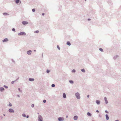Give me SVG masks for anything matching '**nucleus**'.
<instances>
[{
	"label": "nucleus",
	"mask_w": 121,
	"mask_h": 121,
	"mask_svg": "<svg viewBox=\"0 0 121 121\" xmlns=\"http://www.w3.org/2000/svg\"><path fill=\"white\" fill-rule=\"evenodd\" d=\"M99 50L100 51H101V52H103V49H102V48H100L99 49Z\"/></svg>",
	"instance_id": "24"
},
{
	"label": "nucleus",
	"mask_w": 121,
	"mask_h": 121,
	"mask_svg": "<svg viewBox=\"0 0 121 121\" xmlns=\"http://www.w3.org/2000/svg\"><path fill=\"white\" fill-rule=\"evenodd\" d=\"M16 82V81H12V82L11 83L12 84H13L14 83V82Z\"/></svg>",
	"instance_id": "26"
},
{
	"label": "nucleus",
	"mask_w": 121,
	"mask_h": 121,
	"mask_svg": "<svg viewBox=\"0 0 121 121\" xmlns=\"http://www.w3.org/2000/svg\"><path fill=\"white\" fill-rule=\"evenodd\" d=\"M9 106H10L11 107V106H12V104L10 103L9 104Z\"/></svg>",
	"instance_id": "35"
},
{
	"label": "nucleus",
	"mask_w": 121,
	"mask_h": 121,
	"mask_svg": "<svg viewBox=\"0 0 121 121\" xmlns=\"http://www.w3.org/2000/svg\"><path fill=\"white\" fill-rule=\"evenodd\" d=\"M2 118H3L2 117H1V119H2Z\"/></svg>",
	"instance_id": "51"
},
{
	"label": "nucleus",
	"mask_w": 121,
	"mask_h": 121,
	"mask_svg": "<svg viewBox=\"0 0 121 121\" xmlns=\"http://www.w3.org/2000/svg\"><path fill=\"white\" fill-rule=\"evenodd\" d=\"M96 111L97 112H99V111L98 110H96Z\"/></svg>",
	"instance_id": "42"
},
{
	"label": "nucleus",
	"mask_w": 121,
	"mask_h": 121,
	"mask_svg": "<svg viewBox=\"0 0 121 121\" xmlns=\"http://www.w3.org/2000/svg\"><path fill=\"white\" fill-rule=\"evenodd\" d=\"M105 117H106V119L107 120H108V119H109V117L108 116V115L107 114H106L105 115Z\"/></svg>",
	"instance_id": "11"
},
{
	"label": "nucleus",
	"mask_w": 121,
	"mask_h": 121,
	"mask_svg": "<svg viewBox=\"0 0 121 121\" xmlns=\"http://www.w3.org/2000/svg\"><path fill=\"white\" fill-rule=\"evenodd\" d=\"M88 21H90V20H91V19H90V18H89L88 19Z\"/></svg>",
	"instance_id": "46"
},
{
	"label": "nucleus",
	"mask_w": 121,
	"mask_h": 121,
	"mask_svg": "<svg viewBox=\"0 0 121 121\" xmlns=\"http://www.w3.org/2000/svg\"><path fill=\"white\" fill-rule=\"evenodd\" d=\"M78 117L77 116H74L73 117V119L75 120H76L78 118Z\"/></svg>",
	"instance_id": "14"
},
{
	"label": "nucleus",
	"mask_w": 121,
	"mask_h": 121,
	"mask_svg": "<svg viewBox=\"0 0 121 121\" xmlns=\"http://www.w3.org/2000/svg\"><path fill=\"white\" fill-rule=\"evenodd\" d=\"M46 100L44 99L43 100V102L44 103H45L46 102Z\"/></svg>",
	"instance_id": "32"
},
{
	"label": "nucleus",
	"mask_w": 121,
	"mask_h": 121,
	"mask_svg": "<svg viewBox=\"0 0 121 121\" xmlns=\"http://www.w3.org/2000/svg\"><path fill=\"white\" fill-rule=\"evenodd\" d=\"M68 117V116H66V118H67Z\"/></svg>",
	"instance_id": "49"
},
{
	"label": "nucleus",
	"mask_w": 121,
	"mask_h": 121,
	"mask_svg": "<svg viewBox=\"0 0 121 121\" xmlns=\"http://www.w3.org/2000/svg\"><path fill=\"white\" fill-rule=\"evenodd\" d=\"M38 114H39V113H38Z\"/></svg>",
	"instance_id": "54"
},
{
	"label": "nucleus",
	"mask_w": 121,
	"mask_h": 121,
	"mask_svg": "<svg viewBox=\"0 0 121 121\" xmlns=\"http://www.w3.org/2000/svg\"><path fill=\"white\" fill-rule=\"evenodd\" d=\"M4 89L3 87H1L0 88V90L1 92L3 91H4Z\"/></svg>",
	"instance_id": "19"
},
{
	"label": "nucleus",
	"mask_w": 121,
	"mask_h": 121,
	"mask_svg": "<svg viewBox=\"0 0 121 121\" xmlns=\"http://www.w3.org/2000/svg\"><path fill=\"white\" fill-rule=\"evenodd\" d=\"M22 116L23 117H26V116L25 114L24 113H23L22 114Z\"/></svg>",
	"instance_id": "23"
},
{
	"label": "nucleus",
	"mask_w": 121,
	"mask_h": 121,
	"mask_svg": "<svg viewBox=\"0 0 121 121\" xmlns=\"http://www.w3.org/2000/svg\"><path fill=\"white\" fill-rule=\"evenodd\" d=\"M3 15H9V14L6 13H3Z\"/></svg>",
	"instance_id": "20"
},
{
	"label": "nucleus",
	"mask_w": 121,
	"mask_h": 121,
	"mask_svg": "<svg viewBox=\"0 0 121 121\" xmlns=\"http://www.w3.org/2000/svg\"><path fill=\"white\" fill-rule=\"evenodd\" d=\"M19 79L18 78L15 81H17V80H18Z\"/></svg>",
	"instance_id": "45"
},
{
	"label": "nucleus",
	"mask_w": 121,
	"mask_h": 121,
	"mask_svg": "<svg viewBox=\"0 0 121 121\" xmlns=\"http://www.w3.org/2000/svg\"><path fill=\"white\" fill-rule=\"evenodd\" d=\"M51 86L52 87H54L55 86V85L54 84H52Z\"/></svg>",
	"instance_id": "27"
},
{
	"label": "nucleus",
	"mask_w": 121,
	"mask_h": 121,
	"mask_svg": "<svg viewBox=\"0 0 121 121\" xmlns=\"http://www.w3.org/2000/svg\"><path fill=\"white\" fill-rule=\"evenodd\" d=\"M38 118L39 121H43V118L41 115H39L38 116Z\"/></svg>",
	"instance_id": "3"
},
{
	"label": "nucleus",
	"mask_w": 121,
	"mask_h": 121,
	"mask_svg": "<svg viewBox=\"0 0 121 121\" xmlns=\"http://www.w3.org/2000/svg\"><path fill=\"white\" fill-rule=\"evenodd\" d=\"M18 90L19 91L22 92V91L21 90L20 88H18Z\"/></svg>",
	"instance_id": "36"
},
{
	"label": "nucleus",
	"mask_w": 121,
	"mask_h": 121,
	"mask_svg": "<svg viewBox=\"0 0 121 121\" xmlns=\"http://www.w3.org/2000/svg\"><path fill=\"white\" fill-rule=\"evenodd\" d=\"M32 51L31 50L28 51L27 52V53L29 55H30L31 54Z\"/></svg>",
	"instance_id": "5"
},
{
	"label": "nucleus",
	"mask_w": 121,
	"mask_h": 121,
	"mask_svg": "<svg viewBox=\"0 0 121 121\" xmlns=\"http://www.w3.org/2000/svg\"><path fill=\"white\" fill-rule=\"evenodd\" d=\"M15 1L16 3L17 4H18L20 1V3H21V2L20 1V0H15Z\"/></svg>",
	"instance_id": "15"
},
{
	"label": "nucleus",
	"mask_w": 121,
	"mask_h": 121,
	"mask_svg": "<svg viewBox=\"0 0 121 121\" xmlns=\"http://www.w3.org/2000/svg\"><path fill=\"white\" fill-rule=\"evenodd\" d=\"M8 40V39L7 38H6L2 40L3 42H6Z\"/></svg>",
	"instance_id": "10"
},
{
	"label": "nucleus",
	"mask_w": 121,
	"mask_h": 121,
	"mask_svg": "<svg viewBox=\"0 0 121 121\" xmlns=\"http://www.w3.org/2000/svg\"><path fill=\"white\" fill-rule=\"evenodd\" d=\"M104 99L105 102V104H107L108 103V102L107 100V98L106 97H105L104 98Z\"/></svg>",
	"instance_id": "9"
},
{
	"label": "nucleus",
	"mask_w": 121,
	"mask_h": 121,
	"mask_svg": "<svg viewBox=\"0 0 121 121\" xmlns=\"http://www.w3.org/2000/svg\"><path fill=\"white\" fill-rule=\"evenodd\" d=\"M115 121H119V120H116Z\"/></svg>",
	"instance_id": "47"
},
{
	"label": "nucleus",
	"mask_w": 121,
	"mask_h": 121,
	"mask_svg": "<svg viewBox=\"0 0 121 121\" xmlns=\"http://www.w3.org/2000/svg\"><path fill=\"white\" fill-rule=\"evenodd\" d=\"M44 13H42V15H43V16L44 15Z\"/></svg>",
	"instance_id": "43"
},
{
	"label": "nucleus",
	"mask_w": 121,
	"mask_h": 121,
	"mask_svg": "<svg viewBox=\"0 0 121 121\" xmlns=\"http://www.w3.org/2000/svg\"><path fill=\"white\" fill-rule=\"evenodd\" d=\"M42 56H43V54H42Z\"/></svg>",
	"instance_id": "52"
},
{
	"label": "nucleus",
	"mask_w": 121,
	"mask_h": 121,
	"mask_svg": "<svg viewBox=\"0 0 121 121\" xmlns=\"http://www.w3.org/2000/svg\"><path fill=\"white\" fill-rule=\"evenodd\" d=\"M119 57L118 55H117L115 56H113V58L114 60H115L117 59Z\"/></svg>",
	"instance_id": "8"
},
{
	"label": "nucleus",
	"mask_w": 121,
	"mask_h": 121,
	"mask_svg": "<svg viewBox=\"0 0 121 121\" xmlns=\"http://www.w3.org/2000/svg\"><path fill=\"white\" fill-rule=\"evenodd\" d=\"M34 51L35 52H36V50H34Z\"/></svg>",
	"instance_id": "48"
},
{
	"label": "nucleus",
	"mask_w": 121,
	"mask_h": 121,
	"mask_svg": "<svg viewBox=\"0 0 121 121\" xmlns=\"http://www.w3.org/2000/svg\"><path fill=\"white\" fill-rule=\"evenodd\" d=\"M26 35V33L24 32H21L20 33H18V35L19 36L21 35Z\"/></svg>",
	"instance_id": "2"
},
{
	"label": "nucleus",
	"mask_w": 121,
	"mask_h": 121,
	"mask_svg": "<svg viewBox=\"0 0 121 121\" xmlns=\"http://www.w3.org/2000/svg\"><path fill=\"white\" fill-rule=\"evenodd\" d=\"M22 23L23 25H25L28 24V22L27 21H23L22 22Z\"/></svg>",
	"instance_id": "7"
},
{
	"label": "nucleus",
	"mask_w": 121,
	"mask_h": 121,
	"mask_svg": "<svg viewBox=\"0 0 121 121\" xmlns=\"http://www.w3.org/2000/svg\"><path fill=\"white\" fill-rule=\"evenodd\" d=\"M96 102L97 104L98 105L100 103V101L99 100H96Z\"/></svg>",
	"instance_id": "12"
},
{
	"label": "nucleus",
	"mask_w": 121,
	"mask_h": 121,
	"mask_svg": "<svg viewBox=\"0 0 121 121\" xmlns=\"http://www.w3.org/2000/svg\"><path fill=\"white\" fill-rule=\"evenodd\" d=\"M63 98H66V94L65 93H64L63 94Z\"/></svg>",
	"instance_id": "17"
},
{
	"label": "nucleus",
	"mask_w": 121,
	"mask_h": 121,
	"mask_svg": "<svg viewBox=\"0 0 121 121\" xmlns=\"http://www.w3.org/2000/svg\"><path fill=\"white\" fill-rule=\"evenodd\" d=\"M105 112L106 113H108V111H107V110H105Z\"/></svg>",
	"instance_id": "39"
},
{
	"label": "nucleus",
	"mask_w": 121,
	"mask_h": 121,
	"mask_svg": "<svg viewBox=\"0 0 121 121\" xmlns=\"http://www.w3.org/2000/svg\"><path fill=\"white\" fill-rule=\"evenodd\" d=\"M76 72V70L75 69H73L72 70V72H74V73H75Z\"/></svg>",
	"instance_id": "30"
},
{
	"label": "nucleus",
	"mask_w": 121,
	"mask_h": 121,
	"mask_svg": "<svg viewBox=\"0 0 121 121\" xmlns=\"http://www.w3.org/2000/svg\"><path fill=\"white\" fill-rule=\"evenodd\" d=\"M81 71L84 73L85 72V70L84 69H81Z\"/></svg>",
	"instance_id": "21"
},
{
	"label": "nucleus",
	"mask_w": 121,
	"mask_h": 121,
	"mask_svg": "<svg viewBox=\"0 0 121 121\" xmlns=\"http://www.w3.org/2000/svg\"><path fill=\"white\" fill-rule=\"evenodd\" d=\"M32 10L33 12H34L35 11V9H32Z\"/></svg>",
	"instance_id": "34"
},
{
	"label": "nucleus",
	"mask_w": 121,
	"mask_h": 121,
	"mask_svg": "<svg viewBox=\"0 0 121 121\" xmlns=\"http://www.w3.org/2000/svg\"><path fill=\"white\" fill-rule=\"evenodd\" d=\"M17 96L18 97H20V96H19V95H17Z\"/></svg>",
	"instance_id": "44"
},
{
	"label": "nucleus",
	"mask_w": 121,
	"mask_h": 121,
	"mask_svg": "<svg viewBox=\"0 0 121 121\" xmlns=\"http://www.w3.org/2000/svg\"><path fill=\"white\" fill-rule=\"evenodd\" d=\"M26 117L27 118H28L29 117V115H28L26 116Z\"/></svg>",
	"instance_id": "40"
},
{
	"label": "nucleus",
	"mask_w": 121,
	"mask_h": 121,
	"mask_svg": "<svg viewBox=\"0 0 121 121\" xmlns=\"http://www.w3.org/2000/svg\"><path fill=\"white\" fill-rule=\"evenodd\" d=\"M12 30L13 31H14V32H15V29L14 28H13L12 29Z\"/></svg>",
	"instance_id": "33"
},
{
	"label": "nucleus",
	"mask_w": 121,
	"mask_h": 121,
	"mask_svg": "<svg viewBox=\"0 0 121 121\" xmlns=\"http://www.w3.org/2000/svg\"><path fill=\"white\" fill-rule=\"evenodd\" d=\"M87 98H89V95H87Z\"/></svg>",
	"instance_id": "41"
},
{
	"label": "nucleus",
	"mask_w": 121,
	"mask_h": 121,
	"mask_svg": "<svg viewBox=\"0 0 121 121\" xmlns=\"http://www.w3.org/2000/svg\"><path fill=\"white\" fill-rule=\"evenodd\" d=\"M69 82L71 84H73V81L72 80H69Z\"/></svg>",
	"instance_id": "22"
},
{
	"label": "nucleus",
	"mask_w": 121,
	"mask_h": 121,
	"mask_svg": "<svg viewBox=\"0 0 121 121\" xmlns=\"http://www.w3.org/2000/svg\"><path fill=\"white\" fill-rule=\"evenodd\" d=\"M50 71V70H49L47 69V70L46 72L48 73Z\"/></svg>",
	"instance_id": "25"
},
{
	"label": "nucleus",
	"mask_w": 121,
	"mask_h": 121,
	"mask_svg": "<svg viewBox=\"0 0 121 121\" xmlns=\"http://www.w3.org/2000/svg\"><path fill=\"white\" fill-rule=\"evenodd\" d=\"M3 115L4 116H5V114H4Z\"/></svg>",
	"instance_id": "50"
},
{
	"label": "nucleus",
	"mask_w": 121,
	"mask_h": 121,
	"mask_svg": "<svg viewBox=\"0 0 121 121\" xmlns=\"http://www.w3.org/2000/svg\"><path fill=\"white\" fill-rule=\"evenodd\" d=\"M87 115L90 117H91L92 116V114L91 113L89 112H88L87 113Z\"/></svg>",
	"instance_id": "13"
},
{
	"label": "nucleus",
	"mask_w": 121,
	"mask_h": 121,
	"mask_svg": "<svg viewBox=\"0 0 121 121\" xmlns=\"http://www.w3.org/2000/svg\"><path fill=\"white\" fill-rule=\"evenodd\" d=\"M66 44L69 46H70L71 45V44L69 41L67 42L66 43Z\"/></svg>",
	"instance_id": "18"
},
{
	"label": "nucleus",
	"mask_w": 121,
	"mask_h": 121,
	"mask_svg": "<svg viewBox=\"0 0 121 121\" xmlns=\"http://www.w3.org/2000/svg\"><path fill=\"white\" fill-rule=\"evenodd\" d=\"M75 95L77 99H80V96L79 93L77 92L75 94Z\"/></svg>",
	"instance_id": "1"
},
{
	"label": "nucleus",
	"mask_w": 121,
	"mask_h": 121,
	"mask_svg": "<svg viewBox=\"0 0 121 121\" xmlns=\"http://www.w3.org/2000/svg\"><path fill=\"white\" fill-rule=\"evenodd\" d=\"M29 80L30 81H33L34 80V79L33 78H29Z\"/></svg>",
	"instance_id": "16"
},
{
	"label": "nucleus",
	"mask_w": 121,
	"mask_h": 121,
	"mask_svg": "<svg viewBox=\"0 0 121 121\" xmlns=\"http://www.w3.org/2000/svg\"><path fill=\"white\" fill-rule=\"evenodd\" d=\"M34 104H32L31 105V106L33 108V107H34Z\"/></svg>",
	"instance_id": "37"
},
{
	"label": "nucleus",
	"mask_w": 121,
	"mask_h": 121,
	"mask_svg": "<svg viewBox=\"0 0 121 121\" xmlns=\"http://www.w3.org/2000/svg\"><path fill=\"white\" fill-rule=\"evenodd\" d=\"M86 0H85V1H86Z\"/></svg>",
	"instance_id": "53"
},
{
	"label": "nucleus",
	"mask_w": 121,
	"mask_h": 121,
	"mask_svg": "<svg viewBox=\"0 0 121 121\" xmlns=\"http://www.w3.org/2000/svg\"><path fill=\"white\" fill-rule=\"evenodd\" d=\"M39 31L38 30H36L34 32L35 33H39Z\"/></svg>",
	"instance_id": "31"
},
{
	"label": "nucleus",
	"mask_w": 121,
	"mask_h": 121,
	"mask_svg": "<svg viewBox=\"0 0 121 121\" xmlns=\"http://www.w3.org/2000/svg\"><path fill=\"white\" fill-rule=\"evenodd\" d=\"M58 120L59 121H62L64 120V118L63 117H59L58 118Z\"/></svg>",
	"instance_id": "4"
},
{
	"label": "nucleus",
	"mask_w": 121,
	"mask_h": 121,
	"mask_svg": "<svg viewBox=\"0 0 121 121\" xmlns=\"http://www.w3.org/2000/svg\"><path fill=\"white\" fill-rule=\"evenodd\" d=\"M57 48L59 50H60V48L59 47L58 45H57Z\"/></svg>",
	"instance_id": "28"
},
{
	"label": "nucleus",
	"mask_w": 121,
	"mask_h": 121,
	"mask_svg": "<svg viewBox=\"0 0 121 121\" xmlns=\"http://www.w3.org/2000/svg\"><path fill=\"white\" fill-rule=\"evenodd\" d=\"M9 111L10 112H14V110L12 108H10L9 110Z\"/></svg>",
	"instance_id": "6"
},
{
	"label": "nucleus",
	"mask_w": 121,
	"mask_h": 121,
	"mask_svg": "<svg viewBox=\"0 0 121 121\" xmlns=\"http://www.w3.org/2000/svg\"><path fill=\"white\" fill-rule=\"evenodd\" d=\"M12 62H13L14 63H15V61H14V60H13V59H12Z\"/></svg>",
	"instance_id": "38"
},
{
	"label": "nucleus",
	"mask_w": 121,
	"mask_h": 121,
	"mask_svg": "<svg viewBox=\"0 0 121 121\" xmlns=\"http://www.w3.org/2000/svg\"><path fill=\"white\" fill-rule=\"evenodd\" d=\"M4 87H5L6 89H7L8 88V86H6L5 85H4Z\"/></svg>",
	"instance_id": "29"
}]
</instances>
